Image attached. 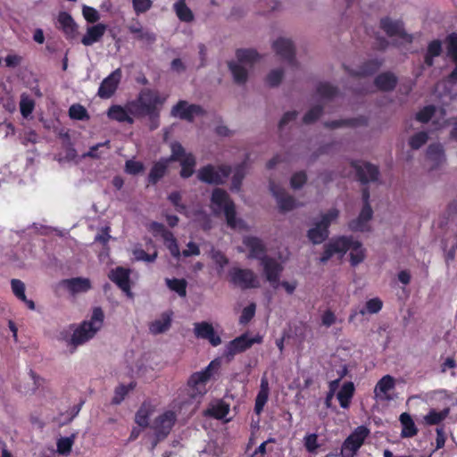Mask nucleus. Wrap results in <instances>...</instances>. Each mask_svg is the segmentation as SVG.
<instances>
[{
  "mask_svg": "<svg viewBox=\"0 0 457 457\" xmlns=\"http://www.w3.org/2000/svg\"><path fill=\"white\" fill-rule=\"evenodd\" d=\"M169 199L174 204V206L176 207L178 212H184L187 217L192 218L194 220V221L199 223V225H201L203 227V228H204V229L210 228V225L207 222H205L206 215L204 212H196L193 213L190 211H187L185 206L180 204L181 195L179 192H173V193L170 194Z\"/></svg>",
  "mask_w": 457,
  "mask_h": 457,
  "instance_id": "25",
  "label": "nucleus"
},
{
  "mask_svg": "<svg viewBox=\"0 0 457 457\" xmlns=\"http://www.w3.org/2000/svg\"><path fill=\"white\" fill-rule=\"evenodd\" d=\"M43 380L33 370H29L26 377V382L23 388L25 394L34 393L42 386Z\"/></svg>",
  "mask_w": 457,
  "mask_h": 457,
  "instance_id": "40",
  "label": "nucleus"
},
{
  "mask_svg": "<svg viewBox=\"0 0 457 457\" xmlns=\"http://www.w3.org/2000/svg\"><path fill=\"white\" fill-rule=\"evenodd\" d=\"M73 444H74V437L73 436L61 437L57 441V452H58V453H60L62 455H68V454H70Z\"/></svg>",
  "mask_w": 457,
  "mask_h": 457,
  "instance_id": "49",
  "label": "nucleus"
},
{
  "mask_svg": "<svg viewBox=\"0 0 457 457\" xmlns=\"http://www.w3.org/2000/svg\"><path fill=\"white\" fill-rule=\"evenodd\" d=\"M69 115L73 120H85L88 119L87 112L84 106L80 104H73L69 109Z\"/></svg>",
  "mask_w": 457,
  "mask_h": 457,
  "instance_id": "55",
  "label": "nucleus"
},
{
  "mask_svg": "<svg viewBox=\"0 0 457 457\" xmlns=\"http://www.w3.org/2000/svg\"><path fill=\"white\" fill-rule=\"evenodd\" d=\"M449 414V409H445L440 411L431 410L426 416L424 421L427 425H436L443 421Z\"/></svg>",
  "mask_w": 457,
  "mask_h": 457,
  "instance_id": "44",
  "label": "nucleus"
},
{
  "mask_svg": "<svg viewBox=\"0 0 457 457\" xmlns=\"http://www.w3.org/2000/svg\"><path fill=\"white\" fill-rule=\"evenodd\" d=\"M354 390L355 387L353 382H345L343 384L337 395V400L342 408L346 409L350 406Z\"/></svg>",
  "mask_w": 457,
  "mask_h": 457,
  "instance_id": "34",
  "label": "nucleus"
},
{
  "mask_svg": "<svg viewBox=\"0 0 457 457\" xmlns=\"http://www.w3.org/2000/svg\"><path fill=\"white\" fill-rule=\"evenodd\" d=\"M211 258L217 265L218 273L221 274L225 266L228 263V258L220 251L212 249Z\"/></svg>",
  "mask_w": 457,
  "mask_h": 457,
  "instance_id": "51",
  "label": "nucleus"
},
{
  "mask_svg": "<svg viewBox=\"0 0 457 457\" xmlns=\"http://www.w3.org/2000/svg\"><path fill=\"white\" fill-rule=\"evenodd\" d=\"M152 6L151 0H133V7L137 13L148 11Z\"/></svg>",
  "mask_w": 457,
  "mask_h": 457,
  "instance_id": "60",
  "label": "nucleus"
},
{
  "mask_svg": "<svg viewBox=\"0 0 457 457\" xmlns=\"http://www.w3.org/2000/svg\"><path fill=\"white\" fill-rule=\"evenodd\" d=\"M400 422L403 427L402 436L403 437H411L417 434V428L410 414L404 412L400 416Z\"/></svg>",
  "mask_w": 457,
  "mask_h": 457,
  "instance_id": "38",
  "label": "nucleus"
},
{
  "mask_svg": "<svg viewBox=\"0 0 457 457\" xmlns=\"http://www.w3.org/2000/svg\"><path fill=\"white\" fill-rule=\"evenodd\" d=\"M380 27L389 37L399 40V44L411 42L412 37L405 32L403 23L398 20L383 18L380 21Z\"/></svg>",
  "mask_w": 457,
  "mask_h": 457,
  "instance_id": "15",
  "label": "nucleus"
},
{
  "mask_svg": "<svg viewBox=\"0 0 457 457\" xmlns=\"http://www.w3.org/2000/svg\"><path fill=\"white\" fill-rule=\"evenodd\" d=\"M220 365V361L214 360L204 370L195 372L190 376L185 389L190 401L198 403L207 393V383Z\"/></svg>",
  "mask_w": 457,
  "mask_h": 457,
  "instance_id": "6",
  "label": "nucleus"
},
{
  "mask_svg": "<svg viewBox=\"0 0 457 457\" xmlns=\"http://www.w3.org/2000/svg\"><path fill=\"white\" fill-rule=\"evenodd\" d=\"M203 112L200 106L190 104L186 101H179L171 109V115L175 118H179L191 121L195 117L201 115Z\"/></svg>",
  "mask_w": 457,
  "mask_h": 457,
  "instance_id": "21",
  "label": "nucleus"
},
{
  "mask_svg": "<svg viewBox=\"0 0 457 457\" xmlns=\"http://www.w3.org/2000/svg\"><path fill=\"white\" fill-rule=\"evenodd\" d=\"M318 94L320 97H330L335 94V88L328 83H323L320 85Z\"/></svg>",
  "mask_w": 457,
  "mask_h": 457,
  "instance_id": "64",
  "label": "nucleus"
},
{
  "mask_svg": "<svg viewBox=\"0 0 457 457\" xmlns=\"http://www.w3.org/2000/svg\"><path fill=\"white\" fill-rule=\"evenodd\" d=\"M144 170V164L141 162L133 159L129 160L125 163V171L128 174L136 175Z\"/></svg>",
  "mask_w": 457,
  "mask_h": 457,
  "instance_id": "57",
  "label": "nucleus"
},
{
  "mask_svg": "<svg viewBox=\"0 0 457 457\" xmlns=\"http://www.w3.org/2000/svg\"><path fill=\"white\" fill-rule=\"evenodd\" d=\"M258 60L259 54L255 50L238 49L236 52V60L228 62V68L235 82L238 84L245 83L250 69Z\"/></svg>",
  "mask_w": 457,
  "mask_h": 457,
  "instance_id": "8",
  "label": "nucleus"
},
{
  "mask_svg": "<svg viewBox=\"0 0 457 457\" xmlns=\"http://www.w3.org/2000/svg\"><path fill=\"white\" fill-rule=\"evenodd\" d=\"M428 157L436 164H440L445 161L443 146L440 144L429 145L428 149Z\"/></svg>",
  "mask_w": 457,
  "mask_h": 457,
  "instance_id": "45",
  "label": "nucleus"
},
{
  "mask_svg": "<svg viewBox=\"0 0 457 457\" xmlns=\"http://www.w3.org/2000/svg\"><path fill=\"white\" fill-rule=\"evenodd\" d=\"M58 23L60 28L68 37H73L76 31V24L70 14L61 12L58 16Z\"/></svg>",
  "mask_w": 457,
  "mask_h": 457,
  "instance_id": "39",
  "label": "nucleus"
},
{
  "mask_svg": "<svg viewBox=\"0 0 457 457\" xmlns=\"http://www.w3.org/2000/svg\"><path fill=\"white\" fill-rule=\"evenodd\" d=\"M158 403L154 401L144 402L135 414V422L141 428H151L150 419L156 412Z\"/></svg>",
  "mask_w": 457,
  "mask_h": 457,
  "instance_id": "23",
  "label": "nucleus"
},
{
  "mask_svg": "<svg viewBox=\"0 0 457 457\" xmlns=\"http://www.w3.org/2000/svg\"><path fill=\"white\" fill-rule=\"evenodd\" d=\"M336 321L337 317L332 311L327 310L321 314V324L326 328L332 326Z\"/></svg>",
  "mask_w": 457,
  "mask_h": 457,
  "instance_id": "61",
  "label": "nucleus"
},
{
  "mask_svg": "<svg viewBox=\"0 0 457 457\" xmlns=\"http://www.w3.org/2000/svg\"><path fill=\"white\" fill-rule=\"evenodd\" d=\"M174 10L180 21H190L193 20L191 10L187 6L185 0H178L174 4Z\"/></svg>",
  "mask_w": 457,
  "mask_h": 457,
  "instance_id": "42",
  "label": "nucleus"
},
{
  "mask_svg": "<svg viewBox=\"0 0 457 457\" xmlns=\"http://www.w3.org/2000/svg\"><path fill=\"white\" fill-rule=\"evenodd\" d=\"M369 435L370 429L367 427H357L344 441L340 456L354 457Z\"/></svg>",
  "mask_w": 457,
  "mask_h": 457,
  "instance_id": "9",
  "label": "nucleus"
},
{
  "mask_svg": "<svg viewBox=\"0 0 457 457\" xmlns=\"http://www.w3.org/2000/svg\"><path fill=\"white\" fill-rule=\"evenodd\" d=\"M172 313L170 312H163L159 318L149 324V331L153 335H158L167 331L171 324Z\"/></svg>",
  "mask_w": 457,
  "mask_h": 457,
  "instance_id": "33",
  "label": "nucleus"
},
{
  "mask_svg": "<svg viewBox=\"0 0 457 457\" xmlns=\"http://www.w3.org/2000/svg\"><path fill=\"white\" fill-rule=\"evenodd\" d=\"M104 319V314L102 309L94 308L90 319L73 328L71 337L66 339L67 346L73 352L77 346L92 339L102 328Z\"/></svg>",
  "mask_w": 457,
  "mask_h": 457,
  "instance_id": "4",
  "label": "nucleus"
},
{
  "mask_svg": "<svg viewBox=\"0 0 457 457\" xmlns=\"http://www.w3.org/2000/svg\"><path fill=\"white\" fill-rule=\"evenodd\" d=\"M135 387V384L130 383L129 385H120L116 387L114 391V395L112 398V403L115 404L120 403L126 395Z\"/></svg>",
  "mask_w": 457,
  "mask_h": 457,
  "instance_id": "48",
  "label": "nucleus"
},
{
  "mask_svg": "<svg viewBox=\"0 0 457 457\" xmlns=\"http://www.w3.org/2000/svg\"><path fill=\"white\" fill-rule=\"evenodd\" d=\"M167 287L170 290L177 293L180 297L187 295V281L184 278H166Z\"/></svg>",
  "mask_w": 457,
  "mask_h": 457,
  "instance_id": "41",
  "label": "nucleus"
},
{
  "mask_svg": "<svg viewBox=\"0 0 457 457\" xmlns=\"http://www.w3.org/2000/svg\"><path fill=\"white\" fill-rule=\"evenodd\" d=\"M382 306H383V302L379 298L374 297V298L368 300L365 303V306H364V308L360 310V313L361 315H365L367 313H369V314L378 313L382 309Z\"/></svg>",
  "mask_w": 457,
  "mask_h": 457,
  "instance_id": "46",
  "label": "nucleus"
},
{
  "mask_svg": "<svg viewBox=\"0 0 457 457\" xmlns=\"http://www.w3.org/2000/svg\"><path fill=\"white\" fill-rule=\"evenodd\" d=\"M354 168L362 182L373 181L378 179V170L377 167L372 164L359 162L354 164Z\"/></svg>",
  "mask_w": 457,
  "mask_h": 457,
  "instance_id": "32",
  "label": "nucleus"
},
{
  "mask_svg": "<svg viewBox=\"0 0 457 457\" xmlns=\"http://www.w3.org/2000/svg\"><path fill=\"white\" fill-rule=\"evenodd\" d=\"M229 171L230 170L226 166L215 169L213 166L208 165L198 170L197 178L209 184H220L227 179Z\"/></svg>",
  "mask_w": 457,
  "mask_h": 457,
  "instance_id": "16",
  "label": "nucleus"
},
{
  "mask_svg": "<svg viewBox=\"0 0 457 457\" xmlns=\"http://www.w3.org/2000/svg\"><path fill=\"white\" fill-rule=\"evenodd\" d=\"M270 191L276 198L278 208L283 212L291 211L299 206L295 200L286 194L283 188L274 184H270Z\"/></svg>",
  "mask_w": 457,
  "mask_h": 457,
  "instance_id": "26",
  "label": "nucleus"
},
{
  "mask_svg": "<svg viewBox=\"0 0 457 457\" xmlns=\"http://www.w3.org/2000/svg\"><path fill=\"white\" fill-rule=\"evenodd\" d=\"M207 412L211 416H212V417H214V418H216L218 420H223L225 422L229 421V420H230V419L227 418V415L229 412V406H228V404H227V403H225L224 402H221V401L213 403L209 408Z\"/></svg>",
  "mask_w": 457,
  "mask_h": 457,
  "instance_id": "37",
  "label": "nucleus"
},
{
  "mask_svg": "<svg viewBox=\"0 0 457 457\" xmlns=\"http://www.w3.org/2000/svg\"><path fill=\"white\" fill-rule=\"evenodd\" d=\"M175 421V411L167 409L154 418L151 423V429L158 438H163L170 432Z\"/></svg>",
  "mask_w": 457,
  "mask_h": 457,
  "instance_id": "12",
  "label": "nucleus"
},
{
  "mask_svg": "<svg viewBox=\"0 0 457 457\" xmlns=\"http://www.w3.org/2000/svg\"><path fill=\"white\" fill-rule=\"evenodd\" d=\"M122 77L120 69H116L109 76H107L100 84L97 96L103 99L112 97L116 92Z\"/></svg>",
  "mask_w": 457,
  "mask_h": 457,
  "instance_id": "18",
  "label": "nucleus"
},
{
  "mask_svg": "<svg viewBox=\"0 0 457 457\" xmlns=\"http://www.w3.org/2000/svg\"><path fill=\"white\" fill-rule=\"evenodd\" d=\"M231 281L241 288H258L261 279L257 274L249 269L234 268L230 270Z\"/></svg>",
  "mask_w": 457,
  "mask_h": 457,
  "instance_id": "13",
  "label": "nucleus"
},
{
  "mask_svg": "<svg viewBox=\"0 0 457 457\" xmlns=\"http://www.w3.org/2000/svg\"><path fill=\"white\" fill-rule=\"evenodd\" d=\"M151 230L155 236H161L174 257L179 258L180 256V251L173 234L168 231L163 225L154 222L151 224Z\"/></svg>",
  "mask_w": 457,
  "mask_h": 457,
  "instance_id": "24",
  "label": "nucleus"
},
{
  "mask_svg": "<svg viewBox=\"0 0 457 457\" xmlns=\"http://www.w3.org/2000/svg\"><path fill=\"white\" fill-rule=\"evenodd\" d=\"M441 49L442 46L439 40H434L428 45V53L425 60L428 65L430 66L432 64V58L434 56H438L441 53Z\"/></svg>",
  "mask_w": 457,
  "mask_h": 457,
  "instance_id": "52",
  "label": "nucleus"
},
{
  "mask_svg": "<svg viewBox=\"0 0 457 457\" xmlns=\"http://www.w3.org/2000/svg\"><path fill=\"white\" fill-rule=\"evenodd\" d=\"M262 337L256 335L250 337L247 333L241 335L230 341L225 350L226 356L233 357L234 355L249 349L253 344H261Z\"/></svg>",
  "mask_w": 457,
  "mask_h": 457,
  "instance_id": "14",
  "label": "nucleus"
},
{
  "mask_svg": "<svg viewBox=\"0 0 457 457\" xmlns=\"http://www.w3.org/2000/svg\"><path fill=\"white\" fill-rule=\"evenodd\" d=\"M244 245L249 252L247 257L257 259L261 262L263 275L274 289L281 286L287 294L291 295L295 292L297 283L295 281L279 282V278L283 271L282 262L266 255L265 246L259 238L246 237L244 238Z\"/></svg>",
  "mask_w": 457,
  "mask_h": 457,
  "instance_id": "1",
  "label": "nucleus"
},
{
  "mask_svg": "<svg viewBox=\"0 0 457 457\" xmlns=\"http://www.w3.org/2000/svg\"><path fill=\"white\" fill-rule=\"evenodd\" d=\"M346 252H349L352 266L360 264L366 257V250L361 243L350 237H339L332 238L325 245L320 262L325 263L334 256L341 260Z\"/></svg>",
  "mask_w": 457,
  "mask_h": 457,
  "instance_id": "2",
  "label": "nucleus"
},
{
  "mask_svg": "<svg viewBox=\"0 0 457 457\" xmlns=\"http://www.w3.org/2000/svg\"><path fill=\"white\" fill-rule=\"evenodd\" d=\"M395 379L390 375H386L377 383L374 388V395L377 400L388 401L391 400L390 392L395 387Z\"/></svg>",
  "mask_w": 457,
  "mask_h": 457,
  "instance_id": "28",
  "label": "nucleus"
},
{
  "mask_svg": "<svg viewBox=\"0 0 457 457\" xmlns=\"http://www.w3.org/2000/svg\"><path fill=\"white\" fill-rule=\"evenodd\" d=\"M109 278L129 297H133L129 285V270L121 267L112 270L109 274Z\"/></svg>",
  "mask_w": 457,
  "mask_h": 457,
  "instance_id": "27",
  "label": "nucleus"
},
{
  "mask_svg": "<svg viewBox=\"0 0 457 457\" xmlns=\"http://www.w3.org/2000/svg\"><path fill=\"white\" fill-rule=\"evenodd\" d=\"M306 181V175L303 172H297L291 178V187L294 189L300 188Z\"/></svg>",
  "mask_w": 457,
  "mask_h": 457,
  "instance_id": "62",
  "label": "nucleus"
},
{
  "mask_svg": "<svg viewBox=\"0 0 457 457\" xmlns=\"http://www.w3.org/2000/svg\"><path fill=\"white\" fill-rule=\"evenodd\" d=\"M12 289L13 294L21 300L22 301L29 309L34 310L35 309V303L32 300L27 299L25 295V285L23 282H21L19 279H12L11 281Z\"/></svg>",
  "mask_w": 457,
  "mask_h": 457,
  "instance_id": "36",
  "label": "nucleus"
},
{
  "mask_svg": "<svg viewBox=\"0 0 457 457\" xmlns=\"http://www.w3.org/2000/svg\"><path fill=\"white\" fill-rule=\"evenodd\" d=\"M35 108V102L28 95L22 94L20 101L21 113L24 118L29 117Z\"/></svg>",
  "mask_w": 457,
  "mask_h": 457,
  "instance_id": "47",
  "label": "nucleus"
},
{
  "mask_svg": "<svg viewBox=\"0 0 457 457\" xmlns=\"http://www.w3.org/2000/svg\"><path fill=\"white\" fill-rule=\"evenodd\" d=\"M272 47L276 54L280 56L286 62L287 66H294V46L292 41L286 37H278L276 39Z\"/></svg>",
  "mask_w": 457,
  "mask_h": 457,
  "instance_id": "22",
  "label": "nucleus"
},
{
  "mask_svg": "<svg viewBox=\"0 0 457 457\" xmlns=\"http://www.w3.org/2000/svg\"><path fill=\"white\" fill-rule=\"evenodd\" d=\"M269 395H270L269 380H268L266 374H264L261 378L260 389L256 395L255 403H254V412L257 415H260L262 412L263 408L269 400Z\"/></svg>",
  "mask_w": 457,
  "mask_h": 457,
  "instance_id": "29",
  "label": "nucleus"
},
{
  "mask_svg": "<svg viewBox=\"0 0 457 457\" xmlns=\"http://www.w3.org/2000/svg\"><path fill=\"white\" fill-rule=\"evenodd\" d=\"M194 334L197 338L206 339L212 346L221 344L220 337L216 334L213 326L207 321L195 323Z\"/></svg>",
  "mask_w": 457,
  "mask_h": 457,
  "instance_id": "20",
  "label": "nucleus"
},
{
  "mask_svg": "<svg viewBox=\"0 0 457 457\" xmlns=\"http://www.w3.org/2000/svg\"><path fill=\"white\" fill-rule=\"evenodd\" d=\"M171 156L170 159H162L157 162L149 173V181L156 183L165 173L170 161L179 162L181 166L180 175L183 178L190 177L195 170V159L190 153H187L179 143H173L170 146Z\"/></svg>",
  "mask_w": 457,
  "mask_h": 457,
  "instance_id": "3",
  "label": "nucleus"
},
{
  "mask_svg": "<svg viewBox=\"0 0 457 457\" xmlns=\"http://www.w3.org/2000/svg\"><path fill=\"white\" fill-rule=\"evenodd\" d=\"M428 140V134L424 131L419 132L413 135L409 141V144L411 148L419 149Z\"/></svg>",
  "mask_w": 457,
  "mask_h": 457,
  "instance_id": "56",
  "label": "nucleus"
},
{
  "mask_svg": "<svg viewBox=\"0 0 457 457\" xmlns=\"http://www.w3.org/2000/svg\"><path fill=\"white\" fill-rule=\"evenodd\" d=\"M129 31L135 35V37L146 44H152L155 41V35L148 29H145L140 24H133L129 27Z\"/></svg>",
  "mask_w": 457,
  "mask_h": 457,
  "instance_id": "35",
  "label": "nucleus"
},
{
  "mask_svg": "<svg viewBox=\"0 0 457 457\" xmlns=\"http://www.w3.org/2000/svg\"><path fill=\"white\" fill-rule=\"evenodd\" d=\"M62 284L71 294L85 293L91 288V282L87 278L65 279L62 281Z\"/></svg>",
  "mask_w": 457,
  "mask_h": 457,
  "instance_id": "31",
  "label": "nucleus"
},
{
  "mask_svg": "<svg viewBox=\"0 0 457 457\" xmlns=\"http://www.w3.org/2000/svg\"><path fill=\"white\" fill-rule=\"evenodd\" d=\"M395 84L396 79L391 73H383L376 79V85L381 90H390Z\"/></svg>",
  "mask_w": 457,
  "mask_h": 457,
  "instance_id": "43",
  "label": "nucleus"
},
{
  "mask_svg": "<svg viewBox=\"0 0 457 457\" xmlns=\"http://www.w3.org/2000/svg\"><path fill=\"white\" fill-rule=\"evenodd\" d=\"M107 116L111 120L129 124H132L134 118H137L133 111L131 101L128 102L124 106L119 104L112 105L107 112Z\"/></svg>",
  "mask_w": 457,
  "mask_h": 457,
  "instance_id": "19",
  "label": "nucleus"
},
{
  "mask_svg": "<svg viewBox=\"0 0 457 457\" xmlns=\"http://www.w3.org/2000/svg\"><path fill=\"white\" fill-rule=\"evenodd\" d=\"M447 55L457 64V33L451 34L447 39Z\"/></svg>",
  "mask_w": 457,
  "mask_h": 457,
  "instance_id": "50",
  "label": "nucleus"
},
{
  "mask_svg": "<svg viewBox=\"0 0 457 457\" xmlns=\"http://www.w3.org/2000/svg\"><path fill=\"white\" fill-rule=\"evenodd\" d=\"M445 115V110L442 108L436 109L432 105H428L416 113V120L421 123L430 121L435 127V129H439L450 124L452 118L446 119Z\"/></svg>",
  "mask_w": 457,
  "mask_h": 457,
  "instance_id": "11",
  "label": "nucleus"
},
{
  "mask_svg": "<svg viewBox=\"0 0 457 457\" xmlns=\"http://www.w3.org/2000/svg\"><path fill=\"white\" fill-rule=\"evenodd\" d=\"M82 13L88 22H96L100 19L99 12L93 7L84 5Z\"/></svg>",
  "mask_w": 457,
  "mask_h": 457,
  "instance_id": "58",
  "label": "nucleus"
},
{
  "mask_svg": "<svg viewBox=\"0 0 457 457\" xmlns=\"http://www.w3.org/2000/svg\"><path fill=\"white\" fill-rule=\"evenodd\" d=\"M106 25L98 23L87 29L86 34L83 36L81 42L84 46H92L98 42L106 31Z\"/></svg>",
  "mask_w": 457,
  "mask_h": 457,
  "instance_id": "30",
  "label": "nucleus"
},
{
  "mask_svg": "<svg viewBox=\"0 0 457 457\" xmlns=\"http://www.w3.org/2000/svg\"><path fill=\"white\" fill-rule=\"evenodd\" d=\"M338 211L331 209L321 216L320 221L315 222L314 227L308 231V237L313 244L322 243L328 236V227L338 217Z\"/></svg>",
  "mask_w": 457,
  "mask_h": 457,
  "instance_id": "10",
  "label": "nucleus"
},
{
  "mask_svg": "<svg viewBox=\"0 0 457 457\" xmlns=\"http://www.w3.org/2000/svg\"><path fill=\"white\" fill-rule=\"evenodd\" d=\"M133 254L136 260L137 261H145L147 262H154L157 256V253L154 252L152 254L146 253L144 250L141 249H134Z\"/></svg>",
  "mask_w": 457,
  "mask_h": 457,
  "instance_id": "59",
  "label": "nucleus"
},
{
  "mask_svg": "<svg viewBox=\"0 0 457 457\" xmlns=\"http://www.w3.org/2000/svg\"><path fill=\"white\" fill-rule=\"evenodd\" d=\"M167 100V96L157 90L144 88L137 97L132 100V108L137 118L149 116L155 118L159 115L162 106Z\"/></svg>",
  "mask_w": 457,
  "mask_h": 457,
  "instance_id": "5",
  "label": "nucleus"
},
{
  "mask_svg": "<svg viewBox=\"0 0 457 457\" xmlns=\"http://www.w3.org/2000/svg\"><path fill=\"white\" fill-rule=\"evenodd\" d=\"M211 207L215 213L223 212L225 214L227 224L231 228L236 230H244L246 228L243 220L236 219L235 205L229 200L225 191L217 188L212 192Z\"/></svg>",
  "mask_w": 457,
  "mask_h": 457,
  "instance_id": "7",
  "label": "nucleus"
},
{
  "mask_svg": "<svg viewBox=\"0 0 457 457\" xmlns=\"http://www.w3.org/2000/svg\"><path fill=\"white\" fill-rule=\"evenodd\" d=\"M364 205L356 220L350 222L349 227L353 231H368L370 230V221L372 218V210L368 204L370 197L369 193L364 190L362 194Z\"/></svg>",
  "mask_w": 457,
  "mask_h": 457,
  "instance_id": "17",
  "label": "nucleus"
},
{
  "mask_svg": "<svg viewBox=\"0 0 457 457\" xmlns=\"http://www.w3.org/2000/svg\"><path fill=\"white\" fill-rule=\"evenodd\" d=\"M283 78V72L280 70H273L271 71L268 77H267V82L270 86H277Z\"/></svg>",
  "mask_w": 457,
  "mask_h": 457,
  "instance_id": "63",
  "label": "nucleus"
},
{
  "mask_svg": "<svg viewBox=\"0 0 457 457\" xmlns=\"http://www.w3.org/2000/svg\"><path fill=\"white\" fill-rule=\"evenodd\" d=\"M256 304L251 303L242 310L239 317V323L242 325L247 324L255 315Z\"/></svg>",
  "mask_w": 457,
  "mask_h": 457,
  "instance_id": "53",
  "label": "nucleus"
},
{
  "mask_svg": "<svg viewBox=\"0 0 457 457\" xmlns=\"http://www.w3.org/2000/svg\"><path fill=\"white\" fill-rule=\"evenodd\" d=\"M303 445L307 452L310 453H316L317 449L320 447L318 443V436L314 433L307 434L303 437Z\"/></svg>",
  "mask_w": 457,
  "mask_h": 457,
  "instance_id": "54",
  "label": "nucleus"
}]
</instances>
